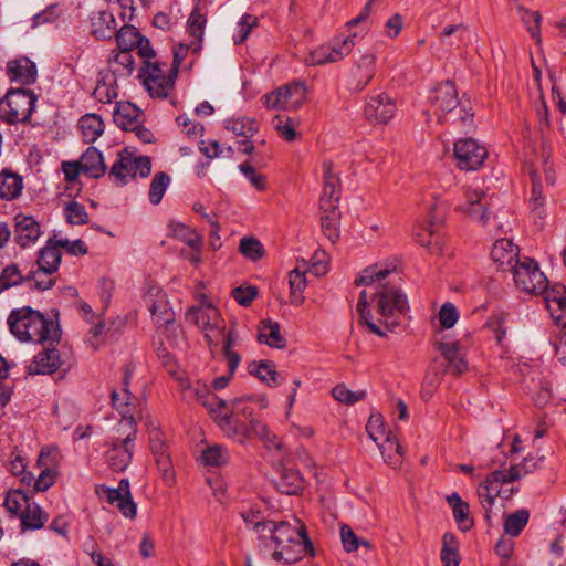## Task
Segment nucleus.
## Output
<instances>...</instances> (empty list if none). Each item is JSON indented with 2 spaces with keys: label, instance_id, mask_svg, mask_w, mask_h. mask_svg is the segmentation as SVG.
<instances>
[{
  "label": "nucleus",
  "instance_id": "1",
  "mask_svg": "<svg viewBox=\"0 0 566 566\" xmlns=\"http://www.w3.org/2000/svg\"><path fill=\"white\" fill-rule=\"evenodd\" d=\"M258 538L262 552L277 563L291 564L305 554L315 555L306 527L296 517L280 522L268 520L258 526Z\"/></svg>",
  "mask_w": 566,
  "mask_h": 566
},
{
  "label": "nucleus",
  "instance_id": "2",
  "mask_svg": "<svg viewBox=\"0 0 566 566\" xmlns=\"http://www.w3.org/2000/svg\"><path fill=\"white\" fill-rule=\"evenodd\" d=\"M186 319L200 328L212 355L222 345L223 357L230 358L231 369L240 365L241 356L233 349L239 335L234 326H227L219 310L208 301L206 295L201 296V303L198 306L187 311Z\"/></svg>",
  "mask_w": 566,
  "mask_h": 566
},
{
  "label": "nucleus",
  "instance_id": "3",
  "mask_svg": "<svg viewBox=\"0 0 566 566\" xmlns=\"http://www.w3.org/2000/svg\"><path fill=\"white\" fill-rule=\"evenodd\" d=\"M394 268L373 265L366 268L363 273L355 280L357 285H370L375 282H381L391 272ZM376 302V311L378 314V323L391 329L398 325V319L408 311L407 296L396 286L389 283H379L374 296Z\"/></svg>",
  "mask_w": 566,
  "mask_h": 566
},
{
  "label": "nucleus",
  "instance_id": "4",
  "mask_svg": "<svg viewBox=\"0 0 566 566\" xmlns=\"http://www.w3.org/2000/svg\"><path fill=\"white\" fill-rule=\"evenodd\" d=\"M8 325L10 332L20 342L52 345L61 337L59 324L45 318L41 312L30 306L12 310L8 316Z\"/></svg>",
  "mask_w": 566,
  "mask_h": 566
},
{
  "label": "nucleus",
  "instance_id": "5",
  "mask_svg": "<svg viewBox=\"0 0 566 566\" xmlns=\"http://www.w3.org/2000/svg\"><path fill=\"white\" fill-rule=\"evenodd\" d=\"M124 428L126 429L123 431V437H113L111 448L106 452L108 465L116 472L125 471L133 458L137 432L133 415L124 413L123 420L119 421L118 431Z\"/></svg>",
  "mask_w": 566,
  "mask_h": 566
},
{
  "label": "nucleus",
  "instance_id": "6",
  "mask_svg": "<svg viewBox=\"0 0 566 566\" xmlns=\"http://www.w3.org/2000/svg\"><path fill=\"white\" fill-rule=\"evenodd\" d=\"M151 161L148 156H136L133 151L124 149L118 153L112 165L108 178L117 187L134 180L137 176L146 178L150 175Z\"/></svg>",
  "mask_w": 566,
  "mask_h": 566
},
{
  "label": "nucleus",
  "instance_id": "7",
  "mask_svg": "<svg viewBox=\"0 0 566 566\" xmlns=\"http://www.w3.org/2000/svg\"><path fill=\"white\" fill-rule=\"evenodd\" d=\"M36 95L31 90L11 88L0 99V119L9 125L25 123L31 117Z\"/></svg>",
  "mask_w": 566,
  "mask_h": 566
},
{
  "label": "nucleus",
  "instance_id": "8",
  "mask_svg": "<svg viewBox=\"0 0 566 566\" xmlns=\"http://www.w3.org/2000/svg\"><path fill=\"white\" fill-rule=\"evenodd\" d=\"M430 102L433 113L438 116L440 122L442 120V116H452L454 112L459 114V118L463 123L472 122L473 114L463 108L457 111L459 105L458 92L454 83L451 81H446L437 85L430 95Z\"/></svg>",
  "mask_w": 566,
  "mask_h": 566
},
{
  "label": "nucleus",
  "instance_id": "9",
  "mask_svg": "<svg viewBox=\"0 0 566 566\" xmlns=\"http://www.w3.org/2000/svg\"><path fill=\"white\" fill-rule=\"evenodd\" d=\"M511 272L516 287L525 293L541 294L548 285L547 277L533 259L516 261Z\"/></svg>",
  "mask_w": 566,
  "mask_h": 566
},
{
  "label": "nucleus",
  "instance_id": "10",
  "mask_svg": "<svg viewBox=\"0 0 566 566\" xmlns=\"http://www.w3.org/2000/svg\"><path fill=\"white\" fill-rule=\"evenodd\" d=\"M306 98V86L301 82L291 83L279 87L264 96V103L272 109H297Z\"/></svg>",
  "mask_w": 566,
  "mask_h": 566
},
{
  "label": "nucleus",
  "instance_id": "11",
  "mask_svg": "<svg viewBox=\"0 0 566 566\" xmlns=\"http://www.w3.org/2000/svg\"><path fill=\"white\" fill-rule=\"evenodd\" d=\"M453 154L460 169L475 170L484 163L488 151L475 139L463 138L454 143Z\"/></svg>",
  "mask_w": 566,
  "mask_h": 566
},
{
  "label": "nucleus",
  "instance_id": "12",
  "mask_svg": "<svg viewBox=\"0 0 566 566\" xmlns=\"http://www.w3.org/2000/svg\"><path fill=\"white\" fill-rule=\"evenodd\" d=\"M219 409L213 413V419L230 439L243 443L248 440V424L241 420L240 416L233 413L226 400H218Z\"/></svg>",
  "mask_w": 566,
  "mask_h": 566
},
{
  "label": "nucleus",
  "instance_id": "13",
  "mask_svg": "<svg viewBox=\"0 0 566 566\" xmlns=\"http://www.w3.org/2000/svg\"><path fill=\"white\" fill-rule=\"evenodd\" d=\"M69 166L74 168V174L71 176L70 172L65 170L66 180L70 181L76 179L80 174H84L91 178H99L104 176L106 171L103 155L95 147H88L81 156L80 160L70 163Z\"/></svg>",
  "mask_w": 566,
  "mask_h": 566
},
{
  "label": "nucleus",
  "instance_id": "14",
  "mask_svg": "<svg viewBox=\"0 0 566 566\" xmlns=\"http://www.w3.org/2000/svg\"><path fill=\"white\" fill-rule=\"evenodd\" d=\"M488 205L486 193L482 189L468 186L463 188V202L457 209L470 216L474 221L485 224Z\"/></svg>",
  "mask_w": 566,
  "mask_h": 566
},
{
  "label": "nucleus",
  "instance_id": "15",
  "mask_svg": "<svg viewBox=\"0 0 566 566\" xmlns=\"http://www.w3.org/2000/svg\"><path fill=\"white\" fill-rule=\"evenodd\" d=\"M504 483H510V481L502 470H495L478 486V497L484 510V517L486 521L491 520L492 506L494 505L496 497L501 495L500 485Z\"/></svg>",
  "mask_w": 566,
  "mask_h": 566
},
{
  "label": "nucleus",
  "instance_id": "16",
  "mask_svg": "<svg viewBox=\"0 0 566 566\" xmlns=\"http://www.w3.org/2000/svg\"><path fill=\"white\" fill-rule=\"evenodd\" d=\"M38 465L41 472L35 479L34 490L43 492L55 482L59 465V450L55 448H43L38 458Z\"/></svg>",
  "mask_w": 566,
  "mask_h": 566
},
{
  "label": "nucleus",
  "instance_id": "17",
  "mask_svg": "<svg viewBox=\"0 0 566 566\" xmlns=\"http://www.w3.org/2000/svg\"><path fill=\"white\" fill-rule=\"evenodd\" d=\"M543 296V301L546 305L547 311L549 312L554 322L562 326L566 327V285L564 284H553L552 286L545 287V290L541 293Z\"/></svg>",
  "mask_w": 566,
  "mask_h": 566
},
{
  "label": "nucleus",
  "instance_id": "18",
  "mask_svg": "<svg viewBox=\"0 0 566 566\" xmlns=\"http://www.w3.org/2000/svg\"><path fill=\"white\" fill-rule=\"evenodd\" d=\"M179 386L184 400H197L206 407L212 416L219 409L217 403L218 400L221 399L211 392L207 384L201 381L191 384L188 379H179Z\"/></svg>",
  "mask_w": 566,
  "mask_h": 566
},
{
  "label": "nucleus",
  "instance_id": "19",
  "mask_svg": "<svg viewBox=\"0 0 566 566\" xmlns=\"http://www.w3.org/2000/svg\"><path fill=\"white\" fill-rule=\"evenodd\" d=\"M396 111V103L387 94L370 96L365 107L367 119L377 124H387Z\"/></svg>",
  "mask_w": 566,
  "mask_h": 566
},
{
  "label": "nucleus",
  "instance_id": "20",
  "mask_svg": "<svg viewBox=\"0 0 566 566\" xmlns=\"http://www.w3.org/2000/svg\"><path fill=\"white\" fill-rule=\"evenodd\" d=\"M41 234L40 223L32 217L19 213L14 217V241L21 248L33 245Z\"/></svg>",
  "mask_w": 566,
  "mask_h": 566
},
{
  "label": "nucleus",
  "instance_id": "21",
  "mask_svg": "<svg viewBox=\"0 0 566 566\" xmlns=\"http://www.w3.org/2000/svg\"><path fill=\"white\" fill-rule=\"evenodd\" d=\"M518 253L520 249L512 240L500 239L496 240L492 247L491 259L494 263L499 264L503 271L506 269L511 271L516 261L521 260Z\"/></svg>",
  "mask_w": 566,
  "mask_h": 566
},
{
  "label": "nucleus",
  "instance_id": "22",
  "mask_svg": "<svg viewBox=\"0 0 566 566\" xmlns=\"http://www.w3.org/2000/svg\"><path fill=\"white\" fill-rule=\"evenodd\" d=\"M7 74L12 82L30 85L35 82L38 70L30 59L20 57L8 63Z\"/></svg>",
  "mask_w": 566,
  "mask_h": 566
},
{
  "label": "nucleus",
  "instance_id": "23",
  "mask_svg": "<svg viewBox=\"0 0 566 566\" xmlns=\"http://www.w3.org/2000/svg\"><path fill=\"white\" fill-rule=\"evenodd\" d=\"M438 349L447 363V373L458 376L468 370V363L458 342L440 343Z\"/></svg>",
  "mask_w": 566,
  "mask_h": 566
},
{
  "label": "nucleus",
  "instance_id": "24",
  "mask_svg": "<svg viewBox=\"0 0 566 566\" xmlns=\"http://www.w3.org/2000/svg\"><path fill=\"white\" fill-rule=\"evenodd\" d=\"M62 365L59 352L55 348H48L39 353L33 361L29 365V374L32 375H51L55 373Z\"/></svg>",
  "mask_w": 566,
  "mask_h": 566
},
{
  "label": "nucleus",
  "instance_id": "25",
  "mask_svg": "<svg viewBox=\"0 0 566 566\" xmlns=\"http://www.w3.org/2000/svg\"><path fill=\"white\" fill-rule=\"evenodd\" d=\"M92 21V34L98 40L112 39L117 30V23L113 12L111 11H98L91 19Z\"/></svg>",
  "mask_w": 566,
  "mask_h": 566
},
{
  "label": "nucleus",
  "instance_id": "26",
  "mask_svg": "<svg viewBox=\"0 0 566 566\" xmlns=\"http://www.w3.org/2000/svg\"><path fill=\"white\" fill-rule=\"evenodd\" d=\"M23 189V178L11 169H2L0 172V198L13 200L18 198Z\"/></svg>",
  "mask_w": 566,
  "mask_h": 566
},
{
  "label": "nucleus",
  "instance_id": "27",
  "mask_svg": "<svg viewBox=\"0 0 566 566\" xmlns=\"http://www.w3.org/2000/svg\"><path fill=\"white\" fill-rule=\"evenodd\" d=\"M140 117L139 108L132 103H117L114 122L123 130L136 129Z\"/></svg>",
  "mask_w": 566,
  "mask_h": 566
},
{
  "label": "nucleus",
  "instance_id": "28",
  "mask_svg": "<svg viewBox=\"0 0 566 566\" xmlns=\"http://www.w3.org/2000/svg\"><path fill=\"white\" fill-rule=\"evenodd\" d=\"M177 69H169L166 76L144 80V85L153 97L166 98L175 86Z\"/></svg>",
  "mask_w": 566,
  "mask_h": 566
},
{
  "label": "nucleus",
  "instance_id": "29",
  "mask_svg": "<svg viewBox=\"0 0 566 566\" xmlns=\"http://www.w3.org/2000/svg\"><path fill=\"white\" fill-rule=\"evenodd\" d=\"M249 373L258 377L262 382L270 387H277L282 384L283 378L276 371L272 361H252L248 366Z\"/></svg>",
  "mask_w": 566,
  "mask_h": 566
},
{
  "label": "nucleus",
  "instance_id": "30",
  "mask_svg": "<svg viewBox=\"0 0 566 566\" xmlns=\"http://www.w3.org/2000/svg\"><path fill=\"white\" fill-rule=\"evenodd\" d=\"M207 19L198 10H193L187 21V32L191 40L189 41V48L193 53H198L201 50V42L205 34V27Z\"/></svg>",
  "mask_w": 566,
  "mask_h": 566
},
{
  "label": "nucleus",
  "instance_id": "31",
  "mask_svg": "<svg viewBox=\"0 0 566 566\" xmlns=\"http://www.w3.org/2000/svg\"><path fill=\"white\" fill-rule=\"evenodd\" d=\"M61 252L55 244V237H52L39 251L36 264L42 269H46V272L56 273L61 264Z\"/></svg>",
  "mask_w": 566,
  "mask_h": 566
},
{
  "label": "nucleus",
  "instance_id": "32",
  "mask_svg": "<svg viewBox=\"0 0 566 566\" xmlns=\"http://www.w3.org/2000/svg\"><path fill=\"white\" fill-rule=\"evenodd\" d=\"M78 129L85 143H94L104 133V122L97 114H85L78 120Z\"/></svg>",
  "mask_w": 566,
  "mask_h": 566
},
{
  "label": "nucleus",
  "instance_id": "33",
  "mask_svg": "<svg viewBox=\"0 0 566 566\" xmlns=\"http://www.w3.org/2000/svg\"><path fill=\"white\" fill-rule=\"evenodd\" d=\"M532 179V192L530 198V207L532 213L542 219L545 216V198L543 196L542 172L532 169L530 171Z\"/></svg>",
  "mask_w": 566,
  "mask_h": 566
},
{
  "label": "nucleus",
  "instance_id": "34",
  "mask_svg": "<svg viewBox=\"0 0 566 566\" xmlns=\"http://www.w3.org/2000/svg\"><path fill=\"white\" fill-rule=\"evenodd\" d=\"M530 520V511L520 509L503 515V532L510 537L518 536Z\"/></svg>",
  "mask_w": 566,
  "mask_h": 566
},
{
  "label": "nucleus",
  "instance_id": "35",
  "mask_svg": "<svg viewBox=\"0 0 566 566\" xmlns=\"http://www.w3.org/2000/svg\"><path fill=\"white\" fill-rule=\"evenodd\" d=\"M21 520V530H40L49 520V515L35 502H31L19 516Z\"/></svg>",
  "mask_w": 566,
  "mask_h": 566
},
{
  "label": "nucleus",
  "instance_id": "36",
  "mask_svg": "<svg viewBox=\"0 0 566 566\" xmlns=\"http://www.w3.org/2000/svg\"><path fill=\"white\" fill-rule=\"evenodd\" d=\"M376 73V55L373 53L361 54L356 61V71L354 75L357 77V88L363 90Z\"/></svg>",
  "mask_w": 566,
  "mask_h": 566
},
{
  "label": "nucleus",
  "instance_id": "37",
  "mask_svg": "<svg viewBox=\"0 0 566 566\" xmlns=\"http://www.w3.org/2000/svg\"><path fill=\"white\" fill-rule=\"evenodd\" d=\"M147 306L153 315L154 322L159 325H167L172 323L174 314L168 308L166 295L158 292L156 300L153 297L147 298Z\"/></svg>",
  "mask_w": 566,
  "mask_h": 566
},
{
  "label": "nucleus",
  "instance_id": "38",
  "mask_svg": "<svg viewBox=\"0 0 566 566\" xmlns=\"http://www.w3.org/2000/svg\"><path fill=\"white\" fill-rule=\"evenodd\" d=\"M259 340L273 348H284L285 338L280 331V324L273 321H263L259 329Z\"/></svg>",
  "mask_w": 566,
  "mask_h": 566
},
{
  "label": "nucleus",
  "instance_id": "39",
  "mask_svg": "<svg viewBox=\"0 0 566 566\" xmlns=\"http://www.w3.org/2000/svg\"><path fill=\"white\" fill-rule=\"evenodd\" d=\"M448 504L452 507L455 522L462 531H468L473 526V521L469 517V504L462 501L458 493L447 496Z\"/></svg>",
  "mask_w": 566,
  "mask_h": 566
},
{
  "label": "nucleus",
  "instance_id": "40",
  "mask_svg": "<svg viewBox=\"0 0 566 566\" xmlns=\"http://www.w3.org/2000/svg\"><path fill=\"white\" fill-rule=\"evenodd\" d=\"M117 85L114 74H105L98 80L93 96L96 101L104 104H109L117 98Z\"/></svg>",
  "mask_w": 566,
  "mask_h": 566
},
{
  "label": "nucleus",
  "instance_id": "41",
  "mask_svg": "<svg viewBox=\"0 0 566 566\" xmlns=\"http://www.w3.org/2000/svg\"><path fill=\"white\" fill-rule=\"evenodd\" d=\"M201 460L205 465L221 467L230 461V452L224 446L214 443L202 450Z\"/></svg>",
  "mask_w": 566,
  "mask_h": 566
},
{
  "label": "nucleus",
  "instance_id": "42",
  "mask_svg": "<svg viewBox=\"0 0 566 566\" xmlns=\"http://www.w3.org/2000/svg\"><path fill=\"white\" fill-rule=\"evenodd\" d=\"M168 234L179 241L185 242L188 247L202 245V238L195 230L181 222H170Z\"/></svg>",
  "mask_w": 566,
  "mask_h": 566
},
{
  "label": "nucleus",
  "instance_id": "43",
  "mask_svg": "<svg viewBox=\"0 0 566 566\" xmlns=\"http://www.w3.org/2000/svg\"><path fill=\"white\" fill-rule=\"evenodd\" d=\"M543 460V457H527L521 463L516 465H511L509 469H502V471L511 483L535 471Z\"/></svg>",
  "mask_w": 566,
  "mask_h": 566
},
{
  "label": "nucleus",
  "instance_id": "44",
  "mask_svg": "<svg viewBox=\"0 0 566 566\" xmlns=\"http://www.w3.org/2000/svg\"><path fill=\"white\" fill-rule=\"evenodd\" d=\"M518 17L523 24L526 27L532 39L541 41V22L542 15L539 11H532L518 4L516 7Z\"/></svg>",
  "mask_w": 566,
  "mask_h": 566
},
{
  "label": "nucleus",
  "instance_id": "45",
  "mask_svg": "<svg viewBox=\"0 0 566 566\" xmlns=\"http://www.w3.org/2000/svg\"><path fill=\"white\" fill-rule=\"evenodd\" d=\"M357 312L359 313V319L363 324H365L369 332L376 334L378 336L384 337L386 335V331L381 329L380 326L373 319L367 292L364 290L359 294L358 303H357Z\"/></svg>",
  "mask_w": 566,
  "mask_h": 566
},
{
  "label": "nucleus",
  "instance_id": "46",
  "mask_svg": "<svg viewBox=\"0 0 566 566\" xmlns=\"http://www.w3.org/2000/svg\"><path fill=\"white\" fill-rule=\"evenodd\" d=\"M289 284L291 303L301 305L304 302L303 292L306 287L305 271H301L298 268L292 270L289 273Z\"/></svg>",
  "mask_w": 566,
  "mask_h": 566
},
{
  "label": "nucleus",
  "instance_id": "47",
  "mask_svg": "<svg viewBox=\"0 0 566 566\" xmlns=\"http://www.w3.org/2000/svg\"><path fill=\"white\" fill-rule=\"evenodd\" d=\"M277 488L282 493L296 494L303 489V478L294 469H284L277 481Z\"/></svg>",
  "mask_w": 566,
  "mask_h": 566
},
{
  "label": "nucleus",
  "instance_id": "48",
  "mask_svg": "<svg viewBox=\"0 0 566 566\" xmlns=\"http://www.w3.org/2000/svg\"><path fill=\"white\" fill-rule=\"evenodd\" d=\"M459 544L452 533H444L442 536L441 560L443 566H459Z\"/></svg>",
  "mask_w": 566,
  "mask_h": 566
},
{
  "label": "nucleus",
  "instance_id": "49",
  "mask_svg": "<svg viewBox=\"0 0 566 566\" xmlns=\"http://www.w3.org/2000/svg\"><path fill=\"white\" fill-rule=\"evenodd\" d=\"M170 176L167 172L160 171L155 174V176L151 179L148 191V199L150 203H153L154 206L160 203L167 188L170 185Z\"/></svg>",
  "mask_w": 566,
  "mask_h": 566
},
{
  "label": "nucleus",
  "instance_id": "50",
  "mask_svg": "<svg viewBox=\"0 0 566 566\" xmlns=\"http://www.w3.org/2000/svg\"><path fill=\"white\" fill-rule=\"evenodd\" d=\"M224 128L237 136L250 138L256 132V123L251 118H229L224 122Z\"/></svg>",
  "mask_w": 566,
  "mask_h": 566
},
{
  "label": "nucleus",
  "instance_id": "51",
  "mask_svg": "<svg viewBox=\"0 0 566 566\" xmlns=\"http://www.w3.org/2000/svg\"><path fill=\"white\" fill-rule=\"evenodd\" d=\"M30 500L21 490H11L7 493L4 507L12 515H21L23 510L30 504Z\"/></svg>",
  "mask_w": 566,
  "mask_h": 566
},
{
  "label": "nucleus",
  "instance_id": "52",
  "mask_svg": "<svg viewBox=\"0 0 566 566\" xmlns=\"http://www.w3.org/2000/svg\"><path fill=\"white\" fill-rule=\"evenodd\" d=\"M377 446L379 447L386 462L392 465L399 463V458L402 454V447L396 438H390L387 436L385 439H382V442L379 441Z\"/></svg>",
  "mask_w": 566,
  "mask_h": 566
},
{
  "label": "nucleus",
  "instance_id": "53",
  "mask_svg": "<svg viewBox=\"0 0 566 566\" xmlns=\"http://www.w3.org/2000/svg\"><path fill=\"white\" fill-rule=\"evenodd\" d=\"M115 35L119 49L130 51L142 38L139 31L133 25H123L119 30H116Z\"/></svg>",
  "mask_w": 566,
  "mask_h": 566
},
{
  "label": "nucleus",
  "instance_id": "54",
  "mask_svg": "<svg viewBox=\"0 0 566 566\" xmlns=\"http://www.w3.org/2000/svg\"><path fill=\"white\" fill-rule=\"evenodd\" d=\"M258 17L252 15L250 13L243 14L235 27V31L233 34L234 44H242L248 39L251 31L258 25Z\"/></svg>",
  "mask_w": 566,
  "mask_h": 566
},
{
  "label": "nucleus",
  "instance_id": "55",
  "mask_svg": "<svg viewBox=\"0 0 566 566\" xmlns=\"http://www.w3.org/2000/svg\"><path fill=\"white\" fill-rule=\"evenodd\" d=\"M111 398L114 408H116L122 413V417L124 413L132 415L129 411L132 394L128 390V375H126L124 378L123 388L120 391L114 390L111 395Z\"/></svg>",
  "mask_w": 566,
  "mask_h": 566
},
{
  "label": "nucleus",
  "instance_id": "56",
  "mask_svg": "<svg viewBox=\"0 0 566 566\" xmlns=\"http://www.w3.org/2000/svg\"><path fill=\"white\" fill-rule=\"evenodd\" d=\"M332 395L340 403L350 406L358 401L364 400L366 397V391L365 390L353 391V390L348 389L345 385L339 384L333 388Z\"/></svg>",
  "mask_w": 566,
  "mask_h": 566
},
{
  "label": "nucleus",
  "instance_id": "57",
  "mask_svg": "<svg viewBox=\"0 0 566 566\" xmlns=\"http://www.w3.org/2000/svg\"><path fill=\"white\" fill-rule=\"evenodd\" d=\"M273 127L277 132L279 136L286 142L295 140L297 133L292 118L276 115L273 120Z\"/></svg>",
  "mask_w": 566,
  "mask_h": 566
},
{
  "label": "nucleus",
  "instance_id": "58",
  "mask_svg": "<svg viewBox=\"0 0 566 566\" xmlns=\"http://www.w3.org/2000/svg\"><path fill=\"white\" fill-rule=\"evenodd\" d=\"M27 281L15 264L6 266L0 274V294L12 286L21 284Z\"/></svg>",
  "mask_w": 566,
  "mask_h": 566
},
{
  "label": "nucleus",
  "instance_id": "59",
  "mask_svg": "<svg viewBox=\"0 0 566 566\" xmlns=\"http://www.w3.org/2000/svg\"><path fill=\"white\" fill-rule=\"evenodd\" d=\"M64 216L70 224H85L88 221V214L85 207L77 201H70L64 208Z\"/></svg>",
  "mask_w": 566,
  "mask_h": 566
},
{
  "label": "nucleus",
  "instance_id": "60",
  "mask_svg": "<svg viewBox=\"0 0 566 566\" xmlns=\"http://www.w3.org/2000/svg\"><path fill=\"white\" fill-rule=\"evenodd\" d=\"M486 326L493 333L496 343L503 347L507 335L506 316L503 314L493 315L489 318Z\"/></svg>",
  "mask_w": 566,
  "mask_h": 566
},
{
  "label": "nucleus",
  "instance_id": "61",
  "mask_svg": "<svg viewBox=\"0 0 566 566\" xmlns=\"http://www.w3.org/2000/svg\"><path fill=\"white\" fill-rule=\"evenodd\" d=\"M328 45L329 62L335 63L347 56L353 48L354 40L352 35L344 38L343 40Z\"/></svg>",
  "mask_w": 566,
  "mask_h": 566
},
{
  "label": "nucleus",
  "instance_id": "62",
  "mask_svg": "<svg viewBox=\"0 0 566 566\" xmlns=\"http://www.w3.org/2000/svg\"><path fill=\"white\" fill-rule=\"evenodd\" d=\"M113 74L122 73L123 75L132 74L134 70V57L130 50H122L115 54L113 61Z\"/></svg>",
  "mask_w": 566,
  "mask_h": 566
},
{
  "label": "nucleus",
  "instance_id": "63",
  "mask_svg": "<svg viewBox=\"0 0 566 566\" xmlns=\"http://www.w3.org/2000/svg\"><path fill=\"white\" fill-rule=\"evenodd\" d=\"M25 279L27 281L32 280L35 287L41 291L51 289L56 281L54 272H46V269H42L40 266H38L36 270L31 271Z\"/></svg>",
  "mask_w": 566,
  "mask_h": 566
},
{
  "label": "nucleus",
  "instance_id": "64",
  "mask_svg": "<svg viewBox=\"0 0 566 566\" xmlns=\"http://www.w3.org/2000/svg\"><path fill=\"white\" fill-rule=\"evenodd\" d=\"M239 170L256 190L264 191L266 189V177L259 174L249 161L239 165Z\"/></svg>",
  "mask_w": 566,
  "mask_h": 566
}]
</instances>
